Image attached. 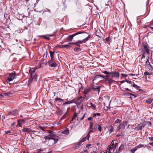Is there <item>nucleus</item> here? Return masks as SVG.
<instances>
[{
	"instance_id": "1",
	"label": "nucleus",
	"mask_w": 153,
	"mask_h": 153,
	"mask_svg": "<svg viewBox=\"0 0 153 153\" xmlns=\"http://www.w3.org/2000/svg\"><path fill=\"white\" fill-rule=\"evenodd\" d=\"M104 74H107L105 76L99 74L95 76L94 78L93 81L96 79L100 77H102L105 79V82L107 84L110 86L111 84L114 82V81L110 77V72L107 71H105L103 72Z\"/></svg>"
},
{
	"instance_id": "2",
	"label": "nucleus",
	"mask_w": 153,
	"mask_h": 153,
	"mask_svg": "<svg viewBox=\"0 0 153 153\" xmlns=\"http://www.w3.org/2000/svg\"><path fill=\"white\" fill-rule=\"evenodd\" d=\"M82 36L83 38H85L82 40H78V41L76 42H70L69 44L74 45L76 46L80 47L81 46V44L82 43H86V42L89 39L90 35L88 33H85V34L82 35Z\"/></svg>"
},
{
	"instance_id": "3",
	"label": "nucleus",
	"mask_w": 153,
	"mask_h": 153,
	"mask_svg": "<svg viewBox=\"0 0 153 153\" xmlns=\"http://www.w3.org/2000/svg\"><path fill=\"white\" fill-rule=\"evenodd\" d=\"M22 131L23 132H26L29 133L30 136L33 138L36 136L38 135L40 132L38 131H35L32 129L29 128H25L22 130Z\"/></svg>"
},
{
	"instance_id": "4",
	"label": "nucleus",
	"mask_w": 153,
	"mask_h": 153,
	"mask_svg": "<svg viewBox=\"0 0 153 153\" xmlns=\"http://www.w3.org/2000/svg\"><path fill=\"white\" fill-rule=\"evenodd\" d=\"M44 138L46 142H47V145L48 146H51L56 144L59 140L58 138H51L49 136H45Z\"/></svg>"
},
{
	"instance_id": "5",
	"label": "nucleus",
	"mask_w": 153,
	"mask_h": 153,
	"mask_svg": "<svg viewBox=\"0 0 153 153\" xmlns=\"http://www.w3.org/2000/svg\"><path fill=\"white\" fill-rule=\"evenodd\" d=\"M36 68L34 69H30L29 70V72L30 74V77L29 80H32L34 81H36L37 79V75L35 73Z\"/></svg>"
},
{
	"instance_id": "6",
	"label": "nucleus",
	"mask_w": 153,
	"mask_h": 153,
	"mask_svg": "<svg viewBox=\"0 0 153 153\" xmlns=\"http://www.w3.org/2000/svg\"><path fill=\"white\" fill-rule=\"evenodd\" d=\"M16 74L15 71H13L12 73H10L8 76L7 77V82H10L16 79Z\"/></svg>"
},
{
	"instance_id": "7",
	"label": "nucleus",
	"mask_w": 153,
	"mask_h": 153,
	"mask_svg": "<svg viewBox=\"0 0 153 153\" xmlns=\"http://www.w3.org/2000/svg\"><path fill=\"white\" fill-rule=\"evenodd\" d=\"M120 76V73L118 71H111L110 72V77L112 79L115 78L117 79H119Z\"/></svg>"
},
{
	"instance_id": "8",
	"label": "nucleus",
	"mask_w": 153,
	"mask_h": 153,
	"mask_svg": "<svg viewBox=\"0 0 153 153\" xmlns=\"http://www.w3.org/2000/svg\"><path fill=\"white\" fill-rule=\"evenodd\" d=\"M84 32L81 31H78L75 33H74L72 35L68 36L67 38L68 41L71 42L72 40L73 37L77 35L84 33Z\"/></svg>"
},
{
	"instance_id": "9",
	"label": "nucleus",
	"mask_w": 153,
	"mask_h": 153,
	"mask_svg": "<svg viewBox=\"0 0 153 153\" xmlns=\"http://www.w3.org/2000/svg\"><path fill=\"white\" fill-rule=\"evenodd\" d=\"M49 66L51 68H55L57 66L58 64L53 59H51L48 61Z\"/></svg>"
},
{
	"instance_id": "10",
	"label": "nucleus",
	"mask_w": 153,
	"mask_h": 153,
	"mask_svg": "<svg viewBox=\"0 0 153 153\" xmlns=\"http://www.w3.org/2000/svg\"><path fill=\"white\" fill-rule=\"evenodd\" d=\"M145 126V123H144L143 122L137 125L134 129L137 131L142 130L144 128Z\"/></svg>"
},
{
	"instance_id": "11",
	"label": "nucleus",
	"mask_w": 153,
	"mask_h": 153,
	"mask_svg": "<svg viewBox=\"0 0 153 153\" xmlns=\"http://www.w3.org/2000/svg\"><path fill=\"white\" fill-rule=\"evenodd\" d=\"M127 125V122H121L117 127L118 130H123Z\"/></svg>"
},
{
	"instance_id": "12",
	"label": "nucleus",
	"mask_w": 153,
	"mask_h": 153,
	"mask_svg": "<svg viewBox=\"0 0 153 153\" xmlns=\"http://www.w3.org/2000/svg\"><path fill=\"white\" fill-rule=\"evenodd\" d=\"M149 58L146 61V64L147 66V68L151 71H153V68H152V66L151 65L149 61Z\"/></svg>"
},
{
	"instance_id": "13",
	"label": "nucleus",
	"mask_w": 153,
	"mask_h": 153,
	"mask_svg": "<svg viewBox=\"0 0 153 153\" xmlns=\"http://www.w3.org/2000/svg\"><path fill=\"white\" fill-rule=\"evenodd\" d=\"M18 114L17 111L16 109L12 110L9 112L8 114L11 116H16Z\"/></svg>"
},
{
	"instance_id": "14",
	"label": "nucleus",
	"mask_w": 153,
	"mask_h": 153,
	"mask_svg": "<svg viewBox=\"0 0 153 153\" xmlns=\"http://www.w3.org/2000/svg\"><path fill=\"white\" fill-rule=\"evenodd\" d=\"M125 145L122 144L118 149L116 150V153H120L124 148Z\"/></svg>"
},
{
	"instance_id": "15",
	"label": "nucleus",
	"mask_w": 153,
	"mask_h": 153,
	"mask_svg": "<svg viewBox=\"0 0 153 153\" xmlns=\"http://www.w3.org/2000/svg\"><path fill=\"white\" fill-rule=\"evenodd\" d=\"M90 86L93 89V90L98 91V92L99 93L100 91V86H95L94 87V86L92 84L90 85Z\"/></svg>"
},
{
	"instance_id": "16",
	"label": "nucleus",
	"mask_w": 153,
	"mask_h": 153,
	"mask_svg": "<svg viewBox=\"0 0 153 153\" xmlns=\"http://www.w3.org/2000/svg\"><path fill=\"white\" fill-rule=\"evenodd\" d=\"M76 100L75 98L71 100V101H66L64 103L62 104V105L63 106L67 104H70L73 103H75L76 102Z\"/></svg>"
},
{
	"instance_id": "17",
	"label": "nucleus",
	"mask_w": 153,
	"mask_h": 153,
	"mask_svg": "<svg viewBox=\"0 0 153 153\" xmlns=\"http://www.w3.org/2000/svg\"><path fill=\"white\" fill-rule=\"evenodd\" d=\"M130 86L133 87L135 88L137 90H138L139 91H142V90L141 89L139 88L140 87V86L135 84L134 82L131 85H130Z\"/></svg>"
},
{
	"instance_id": "18",
	"label": "nucleus",
	"mask_w": 153,
	"mask_h": 153,
	"mask_svg": "<svg viewBox=\"0 0 153 153\" xmlns=\"http://www.w3.org/2000/svg\"><path fill=\"white\" fill-rule=\"evenodd\" d=\"M130 86L133 87L135 88L137 90H138L139 91H142V90L141 89L139 88L140 87V86L135 84L134 82L131 85H130Z\"/></svg>"
},
{
	"instance_id": "19",
	"label": "nucleus",
	"mask_w": 153,
	"mask_h": 153,
	"mask_svg": "<svg viewBox=\"0 0 153 153\" xmlns=\"http://www.w3.org/2000/svg\"><path fill=\"white\" fill-rule=\"evenodd\" d=\"M49 132L50 133L49 134L48 136L50 137L51 138H55V137L58 138V137H56L54 133L52 132L51 131H49Z\"/></svg>"
},
{
	"instance_id": "20",
	"label": "nucleus",
	"mask_w": 153,
	"mask_h": 153,
	"mask_svg": "<svg viewBox=\"0 0 153 153\" xmlns=\"http://www.w3.org/2000/svg\"><path fill=\"white\" fill-rule=\"evenodd\" d=\"M114 128L111 126L108 128V129L109 134H111L114 131Z\"/></svg>"
},
{
	"instance_id": "21",
	"label": "nucleus",
	"mask_w": 153,
	"mask_h": 153,
	"mask_svg": "<svg viewBox=\"0 0 153 153\" xmlns=\"http://www.w3.org/2000/svg\"><path fill=\"white\" fill-rule=\"evenodd\" d=\"M49 53L50 55V57L51 58V59H53L54 56L55 54V51H49Z\"/></svg>"
},
{
	"instance_id": "22",
	"label": "nucleus",
	"mask_w": 153,
	"mask_h": 153,
	"mask_svg": "<svg viewBox=\"0 0 153 153\" xmlns=\"http://www.w3.org/2000/svg\"><path fill=\"white\" fill-rule=\"evenodd\" d=\"M82 144L80 142H79V143H76L75 144V147H74V149H77L79 148L80 146H81Z\"/></svg>"
},
{
	"instance_id": "23",
	"label": "nucleus",
	"mask_w": 153,
	"mask_h": 153,
	"mask_svg": "<svg viewBox=\"0 0 153 153\" xmlns=\"http://www.w3.org/2000/svg\"><path fill=\"white\" fill-rule=\"evenodd\" d=\"M112 150L113 147H110L109 149H107L105 152L102 151L101 152V153H111V152H110V149Z\"/></svg>"
},
{
	"instance_id": "24",
	"label": "nucleus",
	"mask_w": 153,
	"mask_h": 153,
	"mask_svg": "<svg viewBox=\"0 0 153 153\" xmlns=\"http://www.w3.org/2000/svg\"><path fill=\"white\" fill-rule=\"evenodd\" d=\"M91 90V88H90L85 89L83 92V93L85 95L87 94Z\"/></svg>"
},
{
	"instance_id": "25",
	"label": "nucleus",
	"mask_w": 153,
	"mask_h": 153,
	"mask_svg": "<svg viewBox=\"0 0 153 153\" xmlns=\"http://www.w3.org/2000/svg\"><path fill=\"white\" fill-rule=\"evenodd\" d=\"M90 130L89 131L88 133V134L87 135V140H89V138L90 137V133L91 132H93V128H90Z\"/></svg>"
},
{
	"instance_id": "26",
	"label": "nucleus",
	"mask_w": 153,
	"mask_h": 153,
	"mask_svg": "<svg viewBox=\"0 0 153 153\" xmlns=\"http://www.w3.org/2000/svg\"><path fill=\"white\" fill-rule=\"evenodd\" d=\"M12 92L13 91L5 93H4V95L5 96H11L13 94Z\"/></svg>"
},
{
	"instance_id": "27",
	"label": "nucleus",
	"mask_w": 153,
	"mask_h": 153,
	"mask_svg": "<svg viewBox=\"0 0 153 153\" xmlns=\"http://www.w3.org/2000/svg\"><path fill=\"white\" fill-rule=\"evenodd\" d=\"M57 113L60 115L61 116L62 115L63 113V111L62 110L60 109L58 107H57Z\"/></svg>"
},
{
	"instance_id": "28",
	"label": "nucleus",
	"mask_w": 153,
	"mask_h": 153,
	"mask_svg": "<svg viewBox=\"0 0 153 153\" xmlns=\"http://www.w3.org/2000/svg\"><path fill=\"white\" fill-rule=\"evenodd\" d=\"M143 123H145V125H146L148 127L151 126V123L150 121H144Z\"/></svg>"
},
{
	"instance_id": "29",
	"label": "nucleus",
	"mask_w": 153,
	"mask_h": 153,
	"mask_svg": "<svg viewBox=\"0 0 153 153\" xmlns=\"http://www.w3.org/2000/svg\"><path fill=\"white\" fill-rule=\"evenodd\" d=\"M63 133L65 135H68L69 134V131L68 128H66L63 131Z\"/></svg>"
},
{
	"instance_id": "30",
	"label": "nucleus",
	"mask_w": 153,
	"mask_h": 153,
	"mask_svg": "<svg viewBox=\"0 0 153 153\" xmlns=\"http://www.w3.org/2000/svg\"><path fill=\"white\" fill-rule=\"evenodd\" d=\"M76 87L79 88H80V89L81 90L83 89V87L81 83H80L78 84H76Z\"/></svg>"
},
{
	"instance_id": "31",
	"label": "nucleus",
	"mask_w": 153,
	"mask_h": 153,
	"mask_svg": "<svg viewBox=\"0 0 153 153\" xmlns=\"http://www.w3.org/2000/svg\"><path fill=\"white\" fill-rule=\"evenodd\" d=\"M144 50H145L146 52V53H147L148 54H149L150 53V52L149 51V49L147 48L146 45H144Z\"/></svg>"
},
{
	"instance_id": "32",
	"label": "nucleus",
	"mask_w": 153,
	"mask_h": 153,
	"mask_svg": "<svg viewBox=\"0 0 153 153\" xmlns=\"http://www.w3.org/2000/svg\"><path fill=\"white\" fill-rule=\"evenodd\" d=\"M123 94H124V95L127 96H130L132 95V96H134V97H137V96H135L134 94H132V93H129V92H128L127 93H124Z\"/></svg>"
},
{
	"instance_id": "33",
	"label": "nucleus",
	"mask_w": 153,
	"mask_h": 153,
	"mask_svg": "<svg viewBox=\"0 0 153 153\" xmlns=\"http://www.w3.org/2000/svg\"><path fill=\"white\" fill-rule=\"evenodd\" d=\"M82 50L81 48L78 47H75L74 49V51L75 52H78Z\"/></svg>"
},
{
	"instance_id": "34",
	"label": "nucleus",
	"mask_w": 153,
	"mask_h": 153,
	"mask_svg": "<svg viewBox=\"0 0 153 153\" xmlns=\"http://www.w3.org/2000/svg\"><path fill=\"white\" fill-rule=\"evenodd\" d=\"M146 146V145H144L143 144H140L136 146V147H137V148L139 149L140 148H145V147Z\"/></svg>"
},
{
	"instance_id": "35",
	"label": "nucleus",
	"mask_w": 153,
	"mask_h": 153,
	"mask_svg": "<svg viewBox=\"0 0 153 153\" xmlns=\"http://www.w3.org/2000/svg\"><path fill=\"white\" fill-rule=\"evenodd\" d=\"M136 146L133 149H131L130 150L131 152L132 153H134V152L137 150V149Z\"/></svg>"
},
{
	"instance_id": "36",
	"label": "nucleus",
	"mask_w": 153,
	"mask_h": 153,
	"mask_svg": "<svg viewBox=\"0 0 153 153\" xmlns=\"http://www.w3.org/2000/svg\"><path fill=\"white\" fill-rule=\"evenodd\" d=\"M77 114L76 113V112H75L74 113V115L73 117H72V120H71V122L72 121H73V120L76 117H77Z\"/></svg>"
},
{
	"instance_id": "37",
	"label": "nucleus",
	"mask_w": 153,
	"mask_h": 153,
	"mask_svg": "<svg viewBox=\"0 0 153 153\" xmlns=\"http://www.w3.org/2000/svg\"><path fill=\"white\" fill-rule=\"evenodd\" d=\"M87 139V136L84 137L83 138L82 140H80L79 142L82 144V143L86 141Z\"/></svg>"
},
{
	"instance_id": "38",
	"label": "nucleus",
	"mask_w": 153,
	"mask_h": 153,
	"mask_svg": "<svg viewBox=\"0 0 153 153\" xmlns=\"http://www.w3.org/2000/svg\"><path fill=\"white\" fill-rule=\"evenodd\" d=\"M153 100V99L151 98H149L146 101L147 103L149 104H150L152 103Z\"/></svg>"
},
{
	"instance_id": "39",
	"label": "nucleus",
	"mask_w": 153,
	"mask_h": 153,
	"mask_svg": "<svg viewBox=\"0 0 153 153\" xmlns=\"http://www.w3.org/2000/svg\"><path fill=\"white\" fill-rule=\"evenodd\" d=\"M105 41L107 42H111V39L109 37L106 38L105 39Z\"/></svg>"
},
{
	"instance_id": "40",
	"label": "nucleus",
	"mask_w": 153,
	"mask_h": 153,
	"mask_svg": "<svg viewBox=\"0 0 153 153\" xmlns=\"http://www.w3.org/2000/svg\"><path fill=\"white\" fill-rule=\"evenodd\" d=\"M125 81L127 83H128V84H130V85H131L133 83V82H132L131 81H129L128 80H125Z\"/></svg>"
},
{
	"instance_id": "41",
	"label": "nucleus",
	"mask_w": 153,
	"mask_h": 153,
	"mask_svg": "<svg viewBox=\"0 0 153 153\" xmlns=\"http://www.w3.org/2000/svg\"><path fill=\"white\" fill-rule=\"evenodd\" d=\"M121 120L119 119H117L116 120H115V123L116 124V123H121Z\"/></svg>"
},
{
	"instance_id": "42",
	"label": "nucleus",
	"mask_w": 153,
	"mask_h": 153,
	"mask_svg": "<svg viewBox=\"0 0 153 153\" xmlns=\"http://www.w3.org/2000/svg\"><path fill=\"white\" fill-rule=\"evenodd\" d=\"M39 36V37L43 36L44 37V38L45 39L48 40L50 39V38L49 37H47L45 35L41 36Z\"/></svg>"
},
{
	"instance_id": "43",
	"label": "nucleus",
	"mask_w": 153,
	"mask_h": 153,
	"mask_svg": "<svg viewBox=\"0 0 153 153\" xmlns=\"http://www.w3.org/2000/svg\"><path fill=\"white\" fill-rule=\"evenodd\" d=\"M39 127L43 131H45V127L43 126H39Z\"/></svg>"
},
{
	"instance_id": "44",
	"label": "nucleus",
	"mask_w": 153,
	"mask_h": 153,
	"mask_svg": "<svg viewBox=\"0 0 153 153\" xmlns=\"http://www.w3.org/2000/svg\"><path fill=\"white\" fill-rule=\"evenodd\" d=\"M55 100L56 101H63L64 100L62 99L61 98H59L58 97L56 98L55 99Z\"/></svg>"
},
{
	"instance_id": "45",
	"label": "nucleus",
	"mask_w": 153,
	"mask_h": 153,
	"mask_svg": "<svg viewBox=\"0 0 153 153\" xmlns=\"http://www.w3.org/2000/svg\"><path fill=\"white\" fill-rule=\"evenodd\" d=\"M91 107H92V108L93 110H95L96 109V107L95 105L93 103H91Z\"/></svg>"
},
{
	"instance_id": "46",
	"label": "nucleus",
	"mask_w": 153,
	"mask_h": 153,
	"mask_svg": "<svg viewBox=\"0 0 153 153\" xmlns=\"http://www.w3.org/2000/svg\"><path fill=\"white\" fill-rule=\"evenodd\" d=\"M104 110L106 111H108V110H109V109H110V108H109L108 107L106 106H105V105H104Z\"/></svg>"
},
{
	"instance_id": "47",
	"label": "nucleus",
	"mask_w": 153,
	"mask_h": 153,
	"mask_svg": "<svg viewBox=\"0 0 153 153\" xmlns=\"http://www.w3.org/2000/svg\"><path fill=\"white\" fill-rule=\"evenodd\" d=\"M146 56V54L145 52H143L142 56V59L145 58Z\"/></svg>"
},
{
	"instance_id": "48",
	"label": "nucleus",
	"mask_w": 153,
	"mask_h": 153,
	"mask_svg": "<svg viewBox=\"0 0 153 153\" xmlns=\"http://www.w3.org/2000/svg\"><path fill=\"white\" fill-rule=\"evenodd\" d=\"M121 75L122 76L124 77H127L128 76V75L126 74H121Z\"/></svg>"
},
{
	"instance_id": "49",
	"label": "nucleus",
	"mask_w": 153,
	"mask_h": 153,
	"mask_svg": "<svg viewBox=\"0 0 153 153\" xmlns=\"http://www.w3.org/2000/svg\"><path fill=\"white\" fill-rule=\"evenodd\" d=\"M58 47L61 48H65V45H60L58 46Z\"/></svg>"
},
{
	"instance_id": "50",
	"label": "nucleus",
	"mask_w": 153,
	"mask_h": 153,
	"mask_svg": "<svg viewBox=\"0 0 153 153\" xmlns=\"http://www.w3.org/2000/svg\"><path fill=\"white\" fill-rule=\"evenodd\" d=\"M18 121H19V122L21 123H24L25 121V120L24 119H20L18 120Z\"/></svg>"
},
{
	"instance_id": "51",
	"label": "nucleus",
	"mask_w": 153,
	"mask_h": 153,
	"mask_svg": "<svg viewBox=\"0 0 153 153\" xmlns=\"http://www.w3.org/2000/svg\"><path fill=\"white\" fill-rule=\"evenodd\" d=\"M69 43L68 45H65V48H70L71 46L70 45Z\"/></svg>"
},
{
	"instance_id": "52",
	"label": "nucleus",
	"mask_w": 153,
	"mask_h": 153,
	"mask_svg": "<svg viewBox=\"0 0 153 153\" xmlns=\"http://www.w3.org/2000/svg\"><path fill=\"white\" fill-rule=\"evenodd\" d=\"M93 123L92 122H91L90 123V128H92V126H93Z\"/></svg>"
},
{
	"instance_id": "53",
	"label": "nucleus",
	"mask_w": 153,
	"mask_h": 153,
	"mask_svg": "<svg viewBox=\"0 0 153 153\" xmlns=\"http://www.w3.org/2000/svg\"><path fill=\"white\" fill-rule=\"evenodd\" d=\"M102 129V127L100 125H98V130L100 131H101Z\"/></svg>"
},
{
	"instance_id": "54",
	"label": "nucleus",
	"mask_w": 153,
	"mask_h": 153,
	"mask_svg": "<svg viewBox=\"0 0 153 153\" xmlns=\"http://www.w3.org/2000/svg\"><path fill=\"white\" fill-rule=\"evenodd\" d=\"M144 75H151L150 73H149L148 72H145L144 73Z\"/></svg>"
},
{
	"instance_id": "55",
	"label": "nucleus",
	"mask_w": 153,
	"mask_h": 153,
	"mask_svg": "<svg viewBox=\"0 0 153 153\" xmlns=\"http://www.w3.org/2000/svg\"><path fill=\"white\" fill-rule=\"evenodd\" d=\"M149 140L150 141H152L153 142V137H149Z\"/></svg>"
},
{
	"instance_id": "56",
	"label": "nucleus",
	"mask_w": 153,
	"mask_h": 153,
	"mask_svg": "<svg viewBox=\"0 0 153 153\" xmlns=\"http://www.w3.org/2000/svg\"><path fill=\"white\" fill-rule=\"evenodd\" d=\"M4 94H0V99H1L4 98Z\"/></svg>"
},
{
	"instance_id": "57",
	"label": "nucleus",
	"mask_w": 153,
	"mask_h": 153,
	"mask_svg": "<svg viewBox=\"0 0 153 153\" xmlns=\"http://www.w3.org/2000/svg\"><path fill=\"white\" fill-rule=\"evenodd\" d=\"M117 110H114L112 113V114L113 115H114L116 114L117 112Z\"/></svg>"
},
{
	"instance_id": "58",
	"label": "nucleus",
	"mask_w": 153,
	"mask_h": 153,
	"mask_svg": "<svg viewBox=\"0 0 153 153\" xmlns=\"http://www.w3.org/2000/svg\"><path fill=\"white\" fill-rule=\"evenodd\" d=\"M66 117V115L65 114H64L61 118V120H62L65 119Z\"/></svg>"
},
{
	"instance_id": "59",
	"label": "nucleus",
	"mask_w": 153,
	"mask_h": 153,
	"mask_svg": "<svg viewBox=\"0 0 153 153\" xmlns=\"http://www.w3.org/2000/svg\"><path fill=\"white\" fill-rule=\"evenodd\" d=\"M115 140H113L111 142V145L113 147V146L114 145V141H115Z\"/></svg>"
},
{
	"instance_id": "60",
	"label": "nucleus",
	"mask_w": 153,
	"mask_h": 153,
	"mask_svg": "<svg viewBox=\"0 0 153 153\" xmlns=\"http://www.w3.org/2000/svg\"><path fill=\"white\" fill-rule=\"evenodd\" d=\"M118 146V143H115V145H114V148L115 149H116L117 147Z\"/></svg>"
},
{
	"instance_id": "61",
	"label": "nucleus",
	"mask_w": 153,
	"mask_h": 153,
	"mask_svg": "<svg viewBox=\"0 0 153 153\" xmlns=\"http://www.w3.org/2000/svg\"><path fill=\"white\" fill-rule=\"evenodd\" d=\"M93 117H90L88 118V120H92L93 119H92Z\"/></svg>"
},
{
	"instance_id": "62",
	"label": "nucleus",
	"mask_w": 153,
	"mask_h": 153,
	"mask_svg": "<svg viewBox=\"0 0 153 153\" xmlns=\"http://www.w3.org/2000/svg\"><path fill=\"white\" fill-rule=\"evenodd\" d=\"M18 125L19 126L21 127L22 125L21 123L19 122V121H18Z\"/></svg>"
},
{
	"instance_id": "63",
	"label": "nucleus",
	"mask_w": 153,
	"mask_h": 153,
	"mask_svg": "<svg viewBox=\"0 0 153 153\" xmlns=\"http://www.w3.org/2000/svg\"><path fill=\"white\" fill-rule=\"evenodd\" d=\"M91 146V144L89 143V144H88L86 145V147H87V148H88V147H89L90 146Z\"/></svg>"
},
{
	"instance_id": "64",
	"label": "nucleus",
	"mask_w": 153,
	"mask_h": 153,
	"mask_svg": "<svg viewBox=\"0 0 153 153\" xmlns=\"http://www.w3.org/2000/svg\"><path fill=\"white\" fill-rule=\"evenodd\" d=\"M88 153V151L87 150H85L84 151L80 153Z\"/></svg>"
}]
</instances>
